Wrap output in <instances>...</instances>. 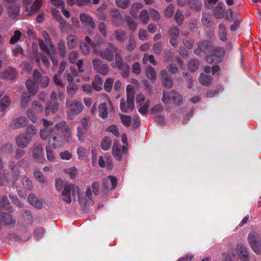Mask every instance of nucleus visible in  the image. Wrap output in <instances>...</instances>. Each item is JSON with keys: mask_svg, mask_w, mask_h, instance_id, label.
<instances>
[{"mask_svg": "<svg viewBox=\"0 0 261 261\" xmlns=\"http://www.w3.org/2000/svg\"><path fill=\"white\" fill-rule=\"evenodd\" d=\"M56 188L58 191H61L64 188L62 198L68 203H70L72 199L75 198L76 194L78 195L79 201L81 203L85 204L92 198V191L90 188H87L84 194L82 193L80 188L75 187L73 185L70 184L68 180H56Z\"/></svg>", "mask_w": 261, "mask_h": 261, "instance_id": "obj_1", "label": "nucleus"}, {"mask_svg": "<svg viewBox=\"0 0 261 261\" xmlns=\"http://www.w3.org/2000/svg\"><path fill=\"white\" fill-rule=\"evenodd\" d=\"M126 93L127 98V108L125 106V99L123 98L120 102L121 110L124 112L127 113L132 111L134 108V96L135 91L134 87L131 85H128L126 87Z\"/></svg>", "mask_w": 261, "mask_h": 261, "instance_id": "obj_2", "label": "nucleus"}, {"mask_svg": "<svg viewBox=\"0 0 261 261\" xmlns=\"http://www.w3.org/2000/svg\"><path fill=\"white\" fill-rule=\"evenodd\" d=\"M43 38L45 40V43L42 39L38 41V44L40 49L45 53L47 55L49 56L51 54L55 53L54 44L50 40L49 35L46 31H42V32Z\"/></svg>", "mask_w": 261, "mask_h": 261, "instance_id": "obj_3", "label": "nucleus"}, {"mask_svg": "<svg viewBox=\"0 0 261 261\" xmlns=\"http://www.w3.org/2000/svg\"><path fill=\"white\" fill-rule=\"evenodd\" d=\"M26 87L28 93H24L22 95L21 105L25 107L30 101L31 94L34 95L37 90V85L33 81L28 79L26 82Z\"/></svg>", "mask_w": 261, "mask_h": 261, "instance_id": "obj_4", "label": "nucleus"}, {"mask_svg": "<svg viewBox=\"0 0 261 261\" xmlns=\"http://www.w3.org/2000/svg\"><path fill=\"white\" fill-rule=\"evenodd\" d=\"M66 107L70 109V112L67 113L68 117L70 119H73L75 115L80 114L83 110V105L82 102L74 100L71 102L67 100Z\"/></svg>", "mask_w": 261, "mask_h": 261, "instance_id": "obj_5", "label": "nucleus"}, {"mask_svg": "<svg viewBox=\"0 0 261 261\" xmlns=\"http://www.w3.org/2000/svg\"><path fill=\"white\" fill-rule=\"evenodd\" d=\"M43 107L38 101H34L32 107L28 110L27 115L29 118L34 123L37 120V115L43 112Z\"/></svg>", "mask_w": 261, "mask_h": 261, "instance_id": "obj_6", "label": "nucleus"}, {"mask_svg": "<svg viewBox=\"0 0 261 261\" xmlns=\"http://www.w3.org/2000/svg\"><path fill=\"white\" fill-rule=\"evenodd\" d=\"M182 100L181 96L175 91H172L169 94L164 92L162 98V101L165 104L173 102L178 105H180Z\"/></svg>", "mask_w": 261, "mask_h": 261, "instance_id": "obj_7", "label": "nucleus"}, {"mask_svg": "<svg viewBox=\"0 0 261 261\" xmlns=\"http://www.w3.org/2000/svg\"><path fill=\"white\" fill-rule=\"evenodd\" d=\"M80 20L86 27H89V29L84 30V32L88 35H90L93 31V29L95 26V23L93 18L91 16L87 13H81L80 15Z\"/></svg>", "mask_w": 261, "mask_h": 261, "instance_id": "obj_8", "label": "nucleus"}, {"mask_svg": "<svg viewBox=\"0 0 261 261\" xmlns=\"http://www.w3.org/2000/svg\"><path fill=\"white\" fill-rule=\"evenodd\" d=\"M136 102L139 112L142 114H146L148 112L150 100L146 99L142 93H140L136 97Z\"/></svg>", "mask_w": 261, "mask_h": 261, "instance_id": "obj_9", "label": "nucleus"}, {"mask_svg": "<svg viewBox=\"0 0 261 261\" xmlns=\"http://www.w3.org/2000/svg\"><path fill=\"white\" fill-rule=\"evenodd\" d=\"M117 47L113 43H110L107 47L99 51V55L102 59L110 62L113 59L114 54H117Z\"/></svg>", "mask_w": 261, "mask_h": 261, "instance_id": "obj_10", "label": "nucleus"}, {"mask_svg": "<svg viewBox=\"0 0 261 261\" xmlns=\"http://www.w3.org/2000/svg\"><path fill=\"white\" fill-rule=\"evenodd\" d=\"M115 56L117 67L121 71L122 76L127 77L130 71L129 65L123 61L122 59L118 54L115 55Z\"/></svg>", "mask_w": 261, "mask_h": 261, "instance_id": "obj_11", "label": "nucleus"}, {"mask_svg": "<svg viewBox=\"0 0 261 261\" xmlns=\"http://www.w3.org/2000/svg\"><path fill=\"white\" fill-rule=\"evenodd\" d=\"M23 3L26 5L30 4L32 0H22ZM42 0H35L33 5L31 6V9L29 10L28 7H26L24 11L27 12L26 15L27 16H31L36 14V12L40 9L42 5Z\"/></svg>", "mask_w": 261, "mask_h": 261, "instance_id": "obj_12", "label": "nucleus"}, {"mask_svg": "<svg viewBox=\"0 0 261 261\" xmlns=\"http://www.w3.org/2000/svg\"><path fill=\"white\" fill-rule=\"evenodd\" d=\"M248 241L251 247L255 253H261V240H257V238L253 233H249Z\"/></svg>", "mask_w": 261, "mask_h": 261, "instance_id": "obj_13", "label": "nucleus"}, {"mask_svg": "<svg viewBox=\"0 0 261 261\" xmlns=\"http://www.w3.org/2000/svg\"><path fill=\"white\" fill-rule=\"evenodd\" d=\"M32 138L31 136L25 134H20L16 138L17 145L21 148H24L28 146L31 143Z\"/></svg>", "mask_w": 261, "mask_h": 261, "instance_id": "obj_14", "label": "nucleus"}, {"mask_svg": "<svg viewBox=\"0 0 261 261\" xmlns=\"http://www.w3.org/2000/svg\"><path fill=\"white\" fill-rule=\"evenodd\" d=\"M126 147L123 146L121 147L120 145L118 144V141L115 140L113 143L112 152L114 158L118 160H121L123 153L126 151Z\"/></svg>", "mask_w": 261, "mask_h": 261, "instance_id": "obj_15", "label": "nucleus"}, {"mask_svg": "<svg viewBox=\"0 0 261 261\" xmlns=\"http://www.w3.org/2000/svg\"><path fill=\"white\" fill-rule=\"evenodd\" d=\"M224 55L223 50L220 48H217L212 55H207L205 57L206 60L210 63H217L219 61L220 58Z\"/></svg>", "mask_w": 261, "mask_h": 261, "instance_id": "obj_16", "label": "nucleus"}, {"mask_svg": "<svg viewBox=\"0 0 261 261\" xmlns=\"http://www.w3.org/2000/svg\"><path fill=\"white\" fill-rule=\"evenodd\" d=\"M33 77L35 81L33 82L36 83L37 86H38V83H39L43 87H46L48 86L49 81V79L46 76H41L40 73L37 70L34 71Z\"/></svg>", "mask_w": 261, "mask_h": 261, "instance_id": "obj_17", "label": "nucleus"}, {"mask_svg": "<svg viewBox=\"0 0 261 261\" xmlns=\"http://www.w3.org/2000/svg\"><path fill=\"white\" fill-rule=\"evenodd\" d=\"M56 127L58 129H61L64 134L66 140L69 143L72 141V137L70 135L69 127L66 125L65 121H62L56 125Z\"/></svg>", "mask_w": 261, "mask_h": 261, "instance_id": "obj_18", "label": "nucleus"}, {"mask_svg": "<svg viewBox=\"0 0 261 261\" xmlns=\"http://www.w3.org/2000/svg\"><path fill=\"white\" fill-rule=\"evenodd\" d=\"M85 41H86V43H83V45H81V48L82 50V51L83 53L85 55H89L90 53V46L93 49V52L96 54L98 53L97 49L96 48V47L95 46V44L93 43V42H92L91 41L89 37L87 36L85 38Z\"/></svg>", "mask_w": 261, "mask_h": 261, "instance_id": "obj_19", "label": "nucleus"}, {"mask_svg": "<svg viewBox=\"0 0 261 261\" xmlns=\"http://www.w3.org/2000/svg\"><path fill=\"white\" fill-rule=\"evenodd\" d=\"M28 123L29 120L25 117L20 116L12 121L11 126L13 128L17 129L26 126Z\"/></svg>", "mask_w": 261, "mask_h": 261, "instance_id": "obj_20", "label": "nucleus"}, {"mask_svg": "<svg viewBox=\"0 0 261 261\" xmlns=\"http://www.w3.org/2000/svg\"><path fill=\"white\" fill-rule=\"evenodd\" d=\"M169 35L170 37V44L174 47H176L179 35V30L177 27H173L169 30Z\"/></svg>", "mask_w": 261, "mask_h": 261, "instance_id": "obj_21", "label": "nucleus"}, {"mask_svg": "<svg viewBox=\"0 0 261 261\" xmlns=\"http://www.w3.org/2000/svg\"><path fill=\"white\" fill-rule=\"evenodd\" d=\"M7 7L8 16L11 19H15L19 16L20 8L19 4H14Z\"/></svg>", "mask_w": 261, "mask_h": 261, "instance_id": "obj_22", "label": "nucleus"}, {"mask_svg": "<svg viewBox=\"0 0 261 261\" xmlns=\"http://www.w3.org/2000/svg\"><path fill=\"white\" fill-rule=\"evenodd\" d=\"M237 252L242 261H249L247 249L244 245H238L237 246Z\"/></svg>", "mask_w": 261, "mask_h": 261, "instance_id": "obj_23", "label": "nucleus"}, {"mask_svg": "<svg viewBox=\"0 0 261 261\" xmlns=\"http://www.w3.org/2000/svg\"><path fill=\"white\" fill-rule=\"evenodd\" d=\"M79 74L78 72L76 70L74 67L71 66L70 67V72L67 75V79L68 83H73L74 78H75V81L76 83H79L80 79L78 77Z\"/></svg>", "mask_w": 261, "mask_h": 261, "instance_id": "obj_24", "label": "nucleus"}, {"mask_svg": "<svg viewBox=\"0 0 261 261\" xmlns=\"http://www.w3.org/2000/svg\"><path fill=\"white\" fill-rule=\"evenodd\" d=\"M32 151L34 158L38 161H41L43 156V148L42 145L40 144L34 145Z\"/></svg>", "mask_w": 261, "mask_h": 261, "instance_id": "obj_25", "label": "nucleus"}, {"mask_svg": "<svg viewBox=\"0 0 261 261\" xmlns=\"http://www.w3.org/2000/svg\"><path fill=\"white\" fill-rule=\"evenodd\" d=\"M199 49H195L194 53L198 56H202V53L207 54L209 53V48L208 44L206 42H201L198 45Z\"/></svg>", "mask_w": 261, "mask_h": 261, "instance_id": "obj_26", "label": "nucleus"}, {"mask_svg": "<svg viewBox=\"0 0 261 261\" xmlns=\"http://www.w3.org/2000/svg\"><path fill=\"white\" fill-rule=\"evenodd\" d=\"M161 74L164 85L167 87L171 88L172 86V80L167 71L165 70H162Z\"/></svg>", "mask_w": 261, "mask_h": 261, "instance_id": "obj_27", "label": "nucleus"}, {"mask_svg": "<svg viewBox=\"0 0 261 261\" xmlns=\"http://www.w3.org/2000/svg\"><path fill=\"white\" fill-rule=\"evenodd\" d=\"M49 143L51 144L54 148L59 147L64 145V142L61 138L55 135L52 136V140L50 139H49Z\"/></svg>", "mask_w": 261, "mask_h": 261, "instance_id": "obj_28", "label": "nucleus"}, {"mask_svg": "<svg viewBox=\"0 0 261 261\" xmlns=\"http://www.w3.org/2000/svg\"><path fill=\"white\" fill-rule=\"evenodd\" d=\"M28 201L30 204L34 207L41 208L42 206V203L40 201L37 197H35L33 194H30L28 196Z\"/></svg>", "mask_w": 261, "mask_h": 261, "instance_id": "obj_29", "label": "nucleus"}, {"mask_svg": "<svg viewBox=\"0 0 261 261\" xmlns=\"http://www.w3.org/2000/svg\"><path fill=\"white\" fill-rule=\"evenodd\" d=\"M212 80L213 77L211 75L204 73H201L198 79L199 83L205 86L210 85L212 83Z\"/></svg>", "mask_w": 261, "mask_h": 261, "instance_id": "obj_30", "label": "nucleus"}, {"mask_svg": "<svg viewBox=\"0 0 261 261\" xmlns=\"http://www.w3.org/2000/svg\"><path fill=\"white\" fill-rule=\"evenodd\" d=\"M99 116L102 119L108 117V108L106 102H103L99 105L98 108Z\"/></svg>", "mask_w": 261, "mask_h": 261, "instance_id": "obj_31", "label": "nucleus"}, {"mask_svg": "<svg viewBox=\"0 0 261 261\" xmlns=\"http://www.w3.org/2000/svg\"><path fill=\"white\" fill-rule=\"evenodd\" d=\"M58 109L59 105L56 102L54 101L53 103H48L47 104L45 108V114L46 115H48L50 112L52 113H56Z\"/></svg>", "mask_w": 261, "mask_h": 261, "instance_id": "obj_32", "label": "nucleus"}, {"mask_svg": "<svg viewBox=\"0 0 261 261\" xmlns=\"http://www.w3.org/2000/svg\"><path fill=\"white\" fill-rule=\"evenodd\" d=\"M111 14L113 22L116 25L122 20V16L118 10L115 9H112Z\"/></svg>", "mask_w": 261, "mask_h": 261, "instance_id": "obj_33", "label": "nucleus"}, {"mask_svg": "<svg viewBox=\"0 0 261 261\" xmlns=\"http://www.w3.org/2000/svg\"><path fill=\"white\" fill-rule=\"evenodd\" d=\"M107 7V4L103 3L102 4H101L100 7L98 8L96 14L99 19L102 20H105L106 19L107 15L104 12L106 9Z\"/></svg>", "mask_w": 261, "mask_h": 261, "instance_id": "obj_34", "label": "nucleus"}, {"mask_svg": "<svg viewBox=\"0 0 261 261\" xmlns=\"http://www.w3.org/2000/svg\"><path fill=\"white\" fill-rule=\"evenodd\" d=\"M102 80L99 75L95 76L94 80L92 82L93 88L96 91H99L101 89V85L102 84Z\"/></svg>", "mask_w": 261, "mask_h": 261, "instance_id": "obj_35", "label": "nucleus"}, {"mask_svg": "<svg viewBox=\"0 0 261 261\" xmlns=\"http://www.w3.org/2000/svg\"><path fill=\"white\" fill-rule=\"evenodd\" d=\"M60 18V28L62 32H68L71 29V25L66 20L62 18L61 15H58Z\"/></svg>", "mask_w": 261, "mask_h": 261, "instance_id": "obj_36", "label": "nucleus"}, {"mask_svg": "<svg viewBox=\"0 0 261 261\" xmlns=\"http://www.w3.org/2000/svg\"><path fill=\"white\" fill-rule=\"evenodd\" d=\"M112 144L111 139L108 137H104L101 142V147L103 150H108L110 148Z\"/></svg>", "mask_w": 261, "mask_h": 261, "instance_id": "obj_37", "label": "nucleus"}, {"mask_svg": "<svg viewBox=\"0 0 261 261\" xmlns=\"http://www.w3.org/2000/svg\"><path fill=\"white\" fill-rule=\"evenodd\" d=\"M143 7L142 4L140 3H135L131 7L130 13L132 16L136 18L137 17V12Z\"/></svg>", "mask_w": 261, "mask_h": 261, "instance_id": "obj_38", "label": "nucleus"}, {"mask_svg": "<svg viewBox=\"0 0 261 261\" xmlns=\"http://www.w3.org/2000/svg\"><path fill=\"white\" fill-rule=\"evenodd\" d=\"M3 75L6 79L12 80L16 77V72L14 69H9L4 72Z\"/></svg>", "mask_w": 261, "mask_h": 261, "instance_id": "obj_39", "label": "nucleus"}, {"mask_svg": "<svg viewBox=\"0 0 261 261\" xmlns=\"http://www.w3.org/2000/svg\"><path fill=\"white\" fill-rule=\"evenodd\" d=\"M139 18L142 23L144 24L147 23L149 20L148 11L146 10H142L139 15Z\"/></svg>", "mask_w": 261, "mask_h": 261, "instance_id": "obj_40", "label": "nucleus"}, {"mask_svg": "<svg viewBox=\"0 0 261 261\" xmlns=\"http://www.w3.org/2000/svg\"><path fill=\"white\" fill-rule=\"evenodd\" d=\"M67 45L70 48L74 47L77 44L76 37L74 35H69L67 37Z\"/></svg>", "mask_w": 261, "mask_h": 261, "instance_id": "obj_41", "label": "nucleus"}, {"mask_svg": "<svg viewBox=\"0 0 261 261\" xmlns=\"http://www.w3.org/2000/svg\"><path fill=\"white\" fill-rule=\"evenodd\" d=\"M219 36L222 41H225L227 39L226 29L223 24H219Z\"/></svg>", "mask_w": 261, "mask_h": 261, "instance_id": "obj_42", "label": "nucleus"}, {"mask_svg": "<svg viewBox=\"0 0 261 261\" xmlns=\"http://www.w3.org/2000/svg\"><path fill=\"white\" fill-rule=\"evenodd\" d=\"M214 14L217 18H222L224 16V9L221 4H218V6L215 8Z\"/></svg>", "mask_w": 261, "mask_h": 261, "instance_id": "obj_43", "label": "nucleus"}, {"mask_svg": "<svg viewBox=\"0 0 261 261\" xmlns=\"http://www.w3.org/2000/svg\"><path fill=\"white\" fill-rule=\"evenodd\" d=\"M21 35L22 34L19 31L16 30L14 32V35L11 37L10 39V43L11 44H15L20 39Z\"/></svg>", "mask_w": 261, "mask_h": 261, "instance_id": "obj_44", "label": "nucleus"}, {"mask_svg": "<svg viewBox=\"0 0 261 261\" xmlns=\"http://www.w3.org/2000/svg\"><path fill=\"white\" fill-rule=\"evenodd\" d=\"M53 132V129L45 128L40 130V136L43 139H46Z\"/></svg>", "mask_w": 261, "mask_h": 261, "instance_id": "obj_45", "label": "nucleus"}, {"mask_svg": "<svg viewBox=\"0 0 261 261\" xmlns=\"http://www.w3.org/2000/svg\"><path fill=\"white\" fill-rule=\"evenodd\" d=\"M66 174L68 175L71 178H75L77 174V170L75 167H72L66 169L65 170Z\"/></svg>", "mask_w": 261, "mask_h": 261, "instance_id": "obj_46", "label": "nucleus"}, {"mask_svg": "<svg viewBox=\"0 0 261 261\" xmlns=\"http://www.w3.org/2000/svg\"><path fill=\"white\" fill-rule=\"evenodd\" d=\"M46 156L48 161L50 162H54L55 160V154L51 150L49 146L46 147Z\"/></svg>", "mask_w": 261, "mask_h": 261, "instance_id": "obj_47", "label": "nucleus"}, {"mask_svg": "<svg viewBox=\"0 0 261 261\" xmlns=\"http://www.w3.org/2000/svg\"><path fill=\"white\" fill-rule=\"evenodd\" d=\"M77 86L73 83H69L67 86V92L70 95H73L77 90Z\"/></svg>", "mask_w": 261, "mask_h": 261, "instance_id": "obj_48", "label": "nucleus"}, {"mask_svg": "<svg viewBox=\"0 0 261 261\" xmlns=\"http://www.w3.org/2000/svg\"><path fill=\"white\" fill-rule=\"evenodd\" d=\"M116 4L118 7L126 9L129 7L130 5L129 0H116Z\"/></svg>", "mask_w": 261, "mask_h": 261, "instance_id": "obj_49", "label": "nucleus"}, {"mask_svg": "<svg viewBox=\"0 0 261 261\" xmlns=\"http://www.w3.org/2000/svg\"><path fill=\"white\" fill-rule=\"evenodd\" d=\"M120 119L122 123L126 127L130 126L132 122V118L129 116L120 115Z\"/></svg>", "mask_w": 261, "mask_h": 261, "instance_id": "obj_50", "label": "nucleus"}, {"mask_svg": "<svg viewBox=\"0 0 261 261\" xmlns=\"http://www.w3.org/2000/svg\"><path fill=\"white\" fill-rule=\"evenodd\" d=\"M148 61H149L150 63L154 65H156V61L152 55H148L147 54H145L143 59V63L145 64H146Z\"/></svg>", "mask_w": 261, "mask_h": 261, "instance_id": "obj_51", "label": "nucleus"}, {"mask_svg": "<svg viewBox=\"0 0 261 261\" xmlns=\"http://www.w3.org/2000/svg\"><path fill=\"white\" fill-rule=\"evenodd\" d=\"M146 75L148 78L153 81L156 79V73L154 70L151 67L146 70Z\"/></svg>", "mask_w": 261, "mask_h": 261, "instance_id": "obj_52", "label": "nucleus"}, {"mask_svg": "<svg viewBox=\"0 0 261 261\" xmlns=\"http://www.w3.org/2000/svg\"><path fill=\"white\" fill-rule=\"evenodd\" d=\"M114 83V80L112 78H108L106 79L105 84L104 88L105 89L108 91L110 92L112 88Z\"/></svg>", "mask_w": 261, "mask_h": 261, "instance_id": "obj_53", "label": "nucleus"}, {"mask_svg": "<svg viewBox=\"0 0 261 261\" xmlns=\"http://www.w3.org/2000/svg\"><path fill=\"white\" fill-rule=\"evenodd\" d=\"M136 46V43L135 39L133 37H130L128 40V43L126 46V49L129 51H132Z\"/></svg>", "mask_w": 261, "mask_h": 261, "instance_id": "obj_54", "label": "nucleus"}, {"mask_svg": "<svg viewBox=\"0 0 261 261\" xmlns=\"http://www.w3.org/2000/svg\"><path fill=\"white\" fill-rule=\"evenodd\" d=\"M115 35L116 36V39L119 41H123L124 40L125 38L126 33L120 30H117L114 33Z\"/></svg>", "mask_w": 261, "mask_h": 261, "instance_id": "obj_55", "label": "nucleus"}, {"mask_svg": "<svg viewBox=\"0 0 261 261\" xmlns=\"http://www.w3.org/2000/svg\"><path fill=\"white\" fill-rule=\"evenodd\" d=\"M10 102L9 97L7 96H5L1 100L0 105L3 109H5L10 105Z\"/></svg>", "mask_w": 261, "mask_h": 261, "instance_id": "obj_56", "label": "nucleus"}, {"mask_svg": "<svg viewBox=\"0 0 261 261\" xmlns=\"http://www.w3.org/2000/svg\"><path fill=\"white\" fill-rule=\"evenodd\" d=\"M198 66L199 63L196 60L191 61L188 65L189 69L193 71H196L198 69Z\"/></svg>", "mask_w": 261, "mask_h": 261, "instance_id": "obj_57", "label": "nucleus"}, {"mask_svg": "<svg viewBox=\"0 0 261 261\" xmlns=\"http://www.w3.org/2000/svg\"><path fill=\"white\" fill-rule=\"evenodd\" d=\"M174 18L177 23L178 24H180L182 23L184 19V16L182 13L180 11L178 10L175 14Z\"/></svg>", "mask_w": 261, "mask_h": 261, "instance_id": "obj_58", "label": "nucleus"}, {"mask_svg": "<svg viewBox=\"0 0 261 261\" xmlns=\"http://www.w3.org/2000/svg\"><path fill=\"white\" fill-rule=\"evenodd\" d=\"M2 219L7 224H11L15 222V220L12 218L11 215L9 214H4L2 215Z\"/></svg>", "mask_w": 261, "mask_h": 261, "instance_id": "obj_59", "label": "nucleus"}, {"mask_svg": "<svg viewBox=\"0 0 261 261\" xmlns=\"http://www.w3.org/2000/svg\"><path fill=\"white\" fill-rule=\"evenodd\" d=\"M109 71V67L106 64H102L96 71L102 75H106Z\"/></svg>", "mask_w": 261, "mask_h": 261, "instance_id": "obj_60", "label": "nucleus"}, {"mask_svg": "<svg viewBox=\"0 0 261 261\" xmlns=\"http://www.w3.org/2000/svg\"><path fill=\"white\" fill-rule=\"evenodd\" d=\"M12 50L15 56H17L18 55H21L22 56H24L23 50H22L21 47L19 45H16L14 46L12 48Z\"/></svg>", "mask_w": 261, "mask_h": 261, "instance_id": "obj_61", "label": "nucleus"}, {"mask_svg": "<svg viewBox=\"0 0 261 261\" xmlns=\"http://www.w3.org/2000/svg\"><path fill=\"white\" fill-rule=\"evenodd\" d=\"M174 12V7L172 5H168L165 9V15L167 17H171Z\"/></svg>", "mask_w": 261, "mask_h": 261, "instance_id": "obj_62", "label": "nucleus"}, {"mask_svg": "<svg viewBox=\"0 0 261 261\" xmlns=\"http://www.w3.org/2000/svg\"><path fill=\"white\" fill-rule=\"evenodd\" d=\"M27 132L28 133L27 135H35L37 134V130L36 128V126L34 125L30 124L27 128Z\"/></svg>", "mask_w": 261, "mask_h": 261, "instance_id": "obj_63", "label": "nucleus"}, {"mask_svg": "<svg viewBox=\"0 0 261 261\" xmlns=\"http://www.w3.org/2000/svg\"><path fill=\"white\" fill-rule=\"evenodd\" d=\"M59 155L62 160H69L72 157V154L68 151H64L61 152Z\"/></svg>", "mask_w": 261, "mask_h": 261, "instance_id": "obj_64", "label": "nucleus"}]
</instances>
